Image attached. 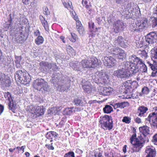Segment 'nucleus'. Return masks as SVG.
I'll return each mask as SVG.
<instances>
[{"mask_svg": "<svg viewBox=\"0 0 157 157\" xmlns=\"http://www.w3.org/2000/svg\"><path fill=\"white\" fill-rule=\"evenodd\" d=\"M131 63L129 61L123 63L122 68L115 71L113 75L121 79H126L134 74L131 69Z\"/></svg>", "mask_w": 157, "mask_h": 157, "instance_id": "obj_1", "label": "nucleus"}, {"mask_svg": "<svg viewBox=\"0 0 157 157\" xmlns=\"http://www.w3.org/2000/svg\"><path fill=\"white\" fill-rule=\"evenodd\" d=\"M129 60L131 63V69L132 72H133L134 74L139 71V67L140 70L143 72H145L147 71V67L136 56L132 55L130 56Z\"/></svg>", "mask_w": 157, "mask_h": 157, "instance_id": "obj_2", "label": "nucleus"}, {"mask_svg": "<svg viewBox=\"0 0 157 157\" xmlns=\"http://www.w3.org/2000/svg\"><path fill=\"white\" fill-rule=\"evenodd\" d=\"M132 132L133 134L129 139L130 143L133 146V152H139L143 147L145 140L142 137H136V129L135 128H133Z\"/></svg>", "mask_w": 157, "mask_h": 157, "instance_id": "obj_3", "label": "nucleus"}, {"mask_svg": "<svg viewBox=\"0 0 157 157\" xmlns=\"http://www.w3.org/2000/svg\"><path fill=\"white\" fill-rule=\"evenodd\" d=\"M148 21L146 17H143L141 19L137 20L135 23H133L130 26L131 31H142L147 27Z\"/></svg>", "mask_w": 157, "mask_h": 157, "instance_id": "obj_4", "label": "nucleus"}, {"mask_svg": "<svg viewBox=\"0 0 157 157\" xmlns=\"http://www.w3.org/2000/svg\"><path fill=\"white\" fill-rule=\"evenodd\" d=\"M111 116L105 115L100 117L99 124L104 130H110L113 127V122Z\"/></svg>", "mask_w": 157, "mask_h": 157, "instance_id": "obj_5", "label": "nucleus"}, {"mask_svg": "<svg viewBox=\"0 0 157 157\" xmlns=\"http://www.w3.org/2000/svg\"><path fill=\"white\" fill-rule=\"evenodd\" d=\"M15 79H17L22 84L26 85L31 81V78L29 73L22 70L17 71L15 75Z\"/></svg>", "mask_w": 157, "mask_h": 157, "instance_id": "obj_6", "label": "nucleus"}, {"mask_svg": "<svg viewBox=\"0 0 157 157\" xmlns=\"http://www.w3.org/2000/svg\"><path fill=\"white\" fill-rule=\"evenodd\" d=\"M33 86L35 89L42 92L48 91L49 90V86L47 82L42 78L34 81Z\"/></svg>", "mask_w": 157, "mask_h": 157, "instance_id": "obj_7", "label": "nucleus"}, {"mask_svg": "<svg viewBox=\"0 0 157 157\" xmlns=\"http://www.w3.org/2000/svg\"><path fill=\"white\" fill-rule=\"evenodd\" d=\"M81 63L83 68H94L98 65V60L95 57H92L88 59H83Z\"/></svg>", "mask_w": 157, "mask_h": 157, "instance_id": "obj_8", "label": "nucleus"}, {"mask_svg": "<svg viewBox=\"0 0 157 157\" xmlns=\"http://www.w3.org/2000/svg\"><path fill=\"white\" fill-rule=\"evenodd\" d=\"M110 52L114 55L117 59L123 60L126 56L124 51L118 47H113L111 48Z\"/></svg>", "mask_w": 157, "mask_h": 157, "instance_id": "obj_9", "label": "nucleus"}, {"mask_svg": "<svg viewBox=\"0 0 157 157\" xmlns=\"http://www.w3.org/2000/svg\"><path fill=\"white\" fill-rule=\"evenodd\" d=\"M102 61L104 65L108 68L115 66L117 62L116 59L111 56L104 57L102 58Z\"/></svg>", "mask_w": 157, "mask_h": 157, "instance_id": "obj_10", "label": "nucleus"}, {"mask_svg": "<svg viewBox=\"0 0 157 157\" xmlns=\"http://www.w3.org/2000/svg\"><path fill=\"white\" fill-rule=\"evenodd\" d=\"M151 58L154 63H155V65L151 63L149 61L147 62V63L151 69L157 70V46L154 48L151 52Z\"/></svg>", "mask_w": 157, "mask_h": 157, "instance_id": "obj_11", "label": "nucleus"}, {"mask_svg": "<svg viewBox=\"0 0 157 157\" xmlns=\"http://www.w3.org/2000/svg\"><path fill=\"white\" fill-rule=\"evenodd\" d=\"M146 157H155L156 151L155 148L152 146H147L145 149Z\"/></svg>", "mask_w": 157, "mask_h": 157, "instance_id": "obj_12", "label": "nucleus"}, {"mask_svg": "<svg viewBox=\"0 0 157 157\" xmlns=\"http://www.w3.org/2000/svg\"><path fill=\"white\" fill-rule=\"evenodd\" d=\"M155 113H150L146 119L151 125L157 128V115L155 116Z\"/></svg>", "mask_w": 157, "mask_h": 157, "instance_id": "obj_13", "label": "nucleus"}, {"mask_svg": "<svg viewBox=\"0 0 157 157\" xmlns=\"http://www.w3.org/2000/svg\"><path fill=\"white\" fill-rule=\"evenodd\" d=\"M113 91V89L108 87H101L98 90L99 94L103 95H110Z\"/></svg>", "mask_w": 157, "mask_h": 157, "instance_id": "obj_14", "label": "nucleus"}, {"mask_svg": "<svg viewBox=\"0 0 157 157\" xmlns=\"http://www.w3.org/2000/svg\"><path fill=\"white\" fill-rule=\"evenodd\" d=\"M40 68L41 71L44 72H47L51 68L52 64L45 61H41L40 63Z\"/></svg>", "mask_w": 157, "mask_h": 157, "instance_id": "obj_15", "label": "nucleus"}, {"mask_svg": "<svg viewBox=\"0 0 157 157\" xmlns=\"http://www.w3.org/2000/svg\"><path fill=\"white\" fill-rule=\"evenodd\" d=\"M148 108L144 106H140L138 108L136 111V114L140 117H143L145 113L148 110Z\"/></svg>", "mask_w": 157, "mask_h": 157, "instance_id": "obj_16", "label": "nucleus"}, {"mask_svg": "<svg viewBox=\"0 0 157 157\" xmlns=\"http://www.w3.org/2000/svg\"><path fill=\"white\" fill-rule=\"evenodd\" d=\"M124 26V23L120 20H117L116 23L113 24L114 30L116 33L119 32L120 29L123 28Z\"/></svg>", "mask_w": 157, "mask_h": 157, "instance_id": "obj_17", "label": "nucleus"}, {"mask_svg": "<svg viewBox=\"0 0 157 157\" xmlns=\"http://www.w3.org/2000/svg\"><path fill=\"white\" fill-rule=\"evenodd\" d=\"M88 26L89 28L90 29V31L93 35L92 36L94 35H95V33L98 31V29H100L101 28V27L97 28L95 27L94 23L92 21L88 23Z\"/></svg>", "mask_w": 157, "mask_h": 157, "instance_id": "obj_18", "label": "nucleus"}, {"mask_svg": "<svg viewBox=\"0 0 157 157\" xmlns=\"http://www.w3.org/2000/svg\"><path fill=\"white\" fill-rule=\"evenodd\" d=\"M139 130L140 133L144 136H146L150 134L149 127L146 125H144L139 127Z\"/></svg>", "mask_w": 157, "mask_h": 157, "instance_id": "obj_19", "label": "nucleus"}, {"mask_svg": "<svg viewBox=\"0 0 157 157\" xmlns=\"http://www.w3.org/2000/svg\"><path fill=\"white\" fill-rule=\"evenodd\" d=\"M40 19L44 29L46 31H48L49 30V25L47 21L43 16L41 15L40 16Z\"/></svg>", "mask_w": 157, "mask_h": 157, "instance_id": "obj_20", "label": "nucleus"}, {"mask_svg": "<svg viewBox=\"0 0 157 157\" xmlns=\"http://www.w3.org/2000/svg\"><path fill=\"white\" fill-rule=\"evenodd\" d=\"M58 135V134L56 132L50 131L47 132L46 136V138L49 139H52L54 138H57Z\"/></svg>", "mask_w": 157, "mask_h": 157, "instance_id": "obj_21", "label": "nucleus"}, {"mask_svg": "<svg viewBox=\"0 0 157 157\" xmlns=\"http://www.w3.org/2000/svg\"><path fill=\"white\" fill-rule=\"evenodd\" d=\"M73 101L75 104L77 106L79 105L80 106H84L86 104V102L85 101L84 102L82 99L78 98L75 99Z\"/></svg>", "mask_w": 157, "mask_h": 157, "instance_id": "obj_22", "label": "nucleus"}, {"mask_svg": "<svg viewBox=\"0 0 157 157\" xmlns=\"http://www.w3.org/2000/svg\"><path fill=\"white\" fill-rule=\"evenodd\" d=\"M82 88L84 90L88 93L91 92L92 89V86L87 84H85L82 85Z\"/></svg>", "mask_w": 157, "mask_h": 157, "instance_id": "obj_23", "label": "nucleus"}, {"mask_svg": "<svg viewBox=\"0 0 157 157\" xmlns=\"http://www.w3.org/2000/svg\"><path fill=\"white\" fill-rule=\"evenodd\" d=\"M118 44L122 47H125L126 45L124 38L121 36H118L117 40Z\"/></svg>", "mask_w": 157, "mask_h": 157, "instance_id": "obj_24", "label": "nucleus"}, {"mask_svg": "<svg viewBox=\"0 0 157 157\" xmlns=\"http://www.w3.org/2000/svg\"><path fill=\"white\" fill-rule=\"evenodd\" d=\"M145 40L146 42L147 43L146 44V46H148L150 44H152L155 42L149 33L146 36Z\"/></svg>", "mask_w": 157, "mask_h": 157, "instance_id": "obj_25", "label": "nucleus"}, {"mask_svg": "<svg viewBox=\"0 0 157 157\" xmlns=\"http://www.w3.org/2000/svg\"><path fill=\"white\" fill-rule=\"evenodd\" d=\"M89 0H82V4L83 6H85L87 10H88L89 11L91 12L92 11V9H90L92 7V5L90 3H89V5H88V1Z\"/></svg>", "mask_w": 157, "mask_h": 157, "instance_id": "obj_26", "label": "nucleus"}, {"mask_svg": "<svg viewBox=\"0 0 157 157\" xmlns=\"http://www.w3.org/2000/svg\"><path fill=\"white\" fill-rule=\"evenodd\" d=\"M113 106L114 109L118 108L121 109L124 108L126 106V102H124L121 103H116L114 104Z\"/></svg>", "mask_w": 157, "mask_h": 157, "instance_id": "obj_27", "label": "nucleus"}, {"mask_svg": "<svg viewBox=\"0 0 157 157\" xmlns=\"http://www.w3.org/2000/svg\"><path fill=\"white\" fill-rule=\"evenodd\" d=\"M63 4L64 6L69 10L70 12H72V14H73V7L72 6L71 2V5L69 3H67L66 2H63Z\"/></svg>", "mask_w": 157, "mask_h": 157, "instance_id": "obj_28", "label": "nucleus"}, {"mask_svg": "<svg viewBox=\"0 0 157 157\" xmlns=\"http://www.w3.org/2000/svg\"><path fill=\"white\" fill-rule=\"evenodd\" d=\"M35 113L39 114V115H41L44 114V109L41 108L39 106H36L34 107Z\"/></svg>", "mask_w": 157, "mask_h": 157, "instance_id": "obj_29", "label": "nucleus"}, {"mask_svg": "<svg viewBox=\"0 0 157 157\" xmlns=\"http://www.w3.org/2000/svg\"><path fill=\"white\" fill-rule=\"evenodd\" d=\"M137 53L142 58L145 59L147 58V54L146 52L144 50H139L137 52Z\"/></svg>", "mask_w": 157, "mask_h": 157, "instance_id": "obj_30", "label": "nucleus"}, {"mask_svg": "<svg viewBox=\"0 0 157 157\" xmlns=\"http://www.w3.org/2000/svg\"><path fill=\"white\" fill-rule=\"evenodd\" d=\"M35 43L37 45H40L42 44L44 41L43 37L41 36H38L35 39Z\"/></svg>", "mask_w": 157, "mask_h": 157, "instance_id": "obj_31", "label": "nucleus"}, {"mask_svg": "<svg viewBox=\"0 0 157 157\" xmlns=\"http://www.w3.org/2000/svg\"><path fill=\"white\" fill-rule=\"evenodd\" d=\"M8 103L9 108L10 110L14 113V111L16 109V105L13 104V100L12 101H9Z\"/></svg>", "mask_w": 157, "mask_h": 157, "instance_id": "obj_32", "label": "nucleus"}, {"mask_svg": "<svg viewBox=\"0 0 157 157\" xmlns=\"http://www.w3.org/2000/svg\"><path fill=\"white\" fill-rule=\"evenodd\" d=\"M103 110L105 113H110L113 110V109L111 106L106 105L103 108Z\"/></svg>", "mask_w": 157, "mask_h": 157, "instance_id": "obj_33", "label": "nucleus"}, {"mask_svg": "<svg viewBox=\"0 0 157 157\" xmlns=\"http://www.w3.org/2000/svg\"><path fill=\"white\" fill-rule=\"evenodd\" d=\"M102 153L99 150L96 149L94 151V156L90 155L89 157H102Z\"/></svg>", "mask_w": 157, "mask_h": 157, "instance_id": "obj_34", "label": "nucleus"}, {"mask_svg": "<svg viewBox=\"0 0 157 157\" xmlns=\"http://www.w3.org/2000/svg\"><path fill=\"white\" fill-rule=\"evenodd\" d=\"M122 121L126 124H129L131 122V117L128 116H124L123 117Z\"/></svg>", "mask_w": 157, "mask_h": 157, "instance_id": "obj_35", "label": "nucleus"}, {"mask_svg": "<svg viewBox=\"0 0 157 157\" xmlns=\"http://www.w3.org/2000/svg\"><path fill=\"white\" fill-rule=\"evenodd\" d=\"M155 42L157 41V32L154 31L149 33Z\"/></svg>", "mask_w": 157, "mask_h": 157, "instance_id": "obj_36", "label": "nucleus"}, {"mask_svg": "<svg viewBox=\"0 0 157 157\" xmlns=\"http://www.w3.org/2000/svg\"><path fill=\"white\" fill-rule=\"evenodd\" d=\"M71 37L70 39V40L73 42H75L78 38L77 35L75 33H71Z\"/></svg>", "mask_w": 157, "mask_h": 157, "instance_id": "obj_37", "label": "nucleus"}, {"mask_svg": "<svg viewBox=\"0 0 157 157\" xmlns=\"http://www.w3.org/2000/svg\"><path fill=\"white\" fill-rule=\"evenodd\" d=\"M66 50L68 53L72 54L74 52V50L73 48L70 45H67L66 47Z\"/></svg>", "mask_w": 157, "mask_h": 157, "instance_id": "obj_38", "label": "nucleus"}, {"mask_svg": "<svg viewBox=\"0 0 157 157\" xmlns=\"http://www.w3.org/2000/svg\"><path fill=\"white\" fill-rule=\"evenodd\" d=\"M4 94L5 98H7L8 101L12 100L13 99L10 92H5L4 93Z\"/></svg>", "mask_w": 157, "mask_h": 157, "instance_id": "obj_39", "label": "nucleus"}, {"mask_svg": "<svg viewBox=\"0 0 157 157\" xmlns=\"http://www.w3.org/2000/svg\"><path fill=\"white\" fill-rule=\"evenodd\" d=\"M141 92L143 94H147L149 92V90L147 87L144 86L142 88Z\"/></svg>", "mask_w": 157, "mask_h": 157, "instance_id": "obj_40", "label": "nucleus"}, {"mask_svg": "<svg viewBox=\"0 0 157 157\" xmlns=\"http://www.w3.org/2000/svg\"><path fill=\"white\" fill-rule=\"evenodd\" d=\"M152 27L153 28L155 27L157 25V17H154L152 20L151 23Z\"/></svg>", "mask_w": 157, "mask_h": 157, "instance_id": "obj_41", "label": "nucleus"}, {"mask_svg": "<svg viewBox=\"0 0 157 157\" xmlns=\"http://www.w3.org/2000/svg\"><path fill=\"white\" fill-rule=\"evenodd\" d=\"M132 3L131 2H128L124 6L125 10L128 11H129L130 10L131 11H132V10H131L132 7Z\"/></svg>", "mask_w": 157, "mask_h": 157, "instance_id": "obj_42", "label": "nucleus"}, {"mask_svg": "<svg viewBox=\"0 0 157 157\" xmlns=\"http://www.w3.org/2000/svg\"><path fill=\"white\" fill-rule=\"evenodd\" d=\"M77 31L80 35H83L85 33L84 29L83 26L81 27H78L77 28Z\"/></svg>", "mask_w": 157, "mask_h": 157, "instance_id": "obj_43", "label": "nucleus"}, {"mask_svg": "<svg viewBox=\"0 0 157 157\" xmlns=\"http://www.w3.org/2000/svg\"><path fill=\"white\" fill-rule=\"evenodd\" d=\"M152 142L155 145L157 146V133L153 135L152 139Z\"/></svg>", "mask_w": 157, "mask_h": 157, "instance_id": "obj_44", "label": "nucleus"}, {"mask_svg": "<svg viewBox=\"0 0 157 157\" xmlns=\"http://www.w3.org/2000/svg\"><path fill=\"white\" fill-rule=\"evenodd\" d=\"M74 108L73 107L71 108H68L65 109V111L66 112V114L67 115H71L73 113L72 109Z\"/></svg>", "mask_w": 157, "mask_h": 157, "instance_id": "obj_45", "label": "nucleus"}, {"mask_svg": "<svg viewBox=\"0 0 157 157\" xmlns=\"http://www.w3.org/2000/svg\"><path fill=\"white\" fill-rule=\"evenodd\" d=\"M64 157H75V154L73 152H69L64 155Z\"/></svg>", "mask_w": 157, "mask_h": 157, "instance_id": "obj_46", "label": "nucleus"}, {"mask_svg": "<svg viewBox=\"0 0 157 157\" xmlns=\"http://www.w3.org/2000/svg\"><path fill=\"white\" fill-rule=\"evenodd\" d=\"M45 147L48 150H53L54 149V147L53 146V143H52L51 144H46L45 145Z\"/></svg>", "mask_w": 157, "mask_h": 157, "instance_id": "obj_47", "label": "nucleus"}, {"mask_svg": "<svg viewBox=\"0 0 157 157\" xmlns=\"http://www.w3.org/2000/svg\"><path fill=\"white\" fill-rule=\"evenodd\" d=\"M11 83L10 80L9 79L5 80L4 81V84L6 86H9L10 85Z\"/></svg>", "mask_w": 157, "mask_h": 157, "instance_id": "obj_48", "label": "nucleus"}, {"mask_svg": "<svg viewBox=\"0 0 157 157\" xmlns=\"http://www.w3.org/2000/svg\"><path fill=\"white\" fill-rule=\"evenodd\" d=\"M44 13V14L47 15H48L50 13V12L48 10V9L47 7L45 6L43 8Z\"/></svg>", "mask_w": 157, "mask_h": 157, "instance_id": "obj_49", "label": "nucleus"}, {"mask_svg": "<svg viewBox=\"0 0 157 157\" xmlns=\"http://www.w3.org/2000/svg\"><path fill=\"white\" fill-rule=\"evenodd\" d=\"M97 76L100 79H102L103 78V73L101 71H98L96 73Z\"/></svg>", "mask_w": 157, "mask_h": 157, "instance_id": "obj_50", "label": "nucleus"}, {"mask_svg": "<svg viewBox=\"0 0 157 157\" xmlns=\"http://www.w3.org/2000/svg\"><path fill=\"white\" fill-rule=\"evenodd\" d=\"M104 154L105 157H113V155H114L113 153L111 152L109 153L105 152Z\"/></svg>", "mask_w": 157, "mask_h": 157, "instance_id": "obj_51", "label": "nucleus"}, {"mask_svg": "<svg viewBox=\"0 0 157 157\" xmlns=\"http://www.w3.org/2000/svg\"><path fill=\"white\" fill-rule=\"evenodd\" d=\"M76 28L83 26L81 22L79 21H77L76 22Z\"/></svg>", "mask_w": 157, "mask_h": 157, "instance_id": "obj_52", "label": "nucleus"}, {"mask_svg": "<svg viewBox=\"0 0 157 157\" xmlns=\"http://www.w3.org/2000/svg\"><path fill=\"white\" fill-rule=\"evenodd\" d=\"M139 94L137 92L135 93H133L132 95V97L133 98H138Z\"/></svg>", "mask_w": 157, "mask_h": 157, "instance_id": "obj_53", "label": "nucleus"}, {"mask_svg": "<svg viewBox=\"0 0 157 157\" xmlns=\"http://www.w3.org/2000/svg\"><path fill=\"white\" fill-rule=\"evenodd\" d=\"M151 69L153 71L151 73V76L152 77H155L156 75V74L157 73V70H154L153 69Z\"/></svg>", "mask_w": 157, "mask_h": 157, "instance_id": "obj_54", "label": "nucleus"}, {"mask_svg": "<svg viewBox=\"0 0 157 157\" xmlns=\"http://www.w3.org/2000/svg\"><path fill=\"white\" fill-rule=\"evenodd\" d=\"M40 32L39 30H35L34 33V36H40Z\"/></svg>", "mask_w": 157, "mask_h": 157, "instance_id": "obj_55", "label": "nucleus"}, {"mask_svg": "<svg viewBox=\"0 0 157 157\" xmlns=\"http://www.w3.org/2000/svg\"><path fill=\"white\" fill-rule=\"evenodd\" d=\"M135 122L138 124H140L141 123V119L139 117H137L135 119Z\"/></svg>", "mask_w": 157, "mask_h": 157, "instance_id": "obj_56", "label": "nucleus"}, {"mask_svg": "<svg viewBox=\"0 0 157 157\" xmlns=\"http://www.w3.org/2000/svg\"><path fill=\"white\" fill-rule=\"evenodd\" d=\"M127 0H116V2L117 4H121L123 2H126Z\"/></svg>", "mask_w": 157, "mask_h": 157, "instance_id": "obj_57", "label": "nucleus"}, {"mask_svg": "<svg viewBox=\"0 0 157 157\" xmlns=\"http://www.w3.org/2000/svg\"><path fill=\"white\" fill-rule=\"evenodd\" d=\"M4 109V106L0 104V115H1Z\"/></svg>", "mask_w": 157, "mask_h": 157, "instance_id": "obj_58", "label": "nucleus"}, {"mask_svg": "<svg viewBox=\"0 0 157 157\" xmlns=\"http://www.w3.org/2000/svg\"><path fill=\"white\" fill-rule=\"evenodd\" d=\"M24 146H22L21 147H17L16 148L17 149H18V150H22V151L23 152L24 151Z\"/></svg>", "mask_w": 157, "mask_h": 157, "instance_id": "obj_59", "label": "nucleus"}, {"mask_svg": "<svg viewBox=\"0 0 157 157\" xmlns=\"http://www.w3.org/2000/svg\"><path fill=\"white\" fill-rule=\"evenodd\" d=\"M30 0H23L22 2L24 4L28 5L29 4Z\"/></svg>", "mask_w": 157, "mask_h": 157, "instance_id": "obj_60", "label": "nucleus"}, {"mask_svg": "<svg viewBox=\"0 0 157 157\" xmlns=\"http://www.w3.org/2000/svg\"><path fill=\"white\" fill-rule=\"evenodd\" d=\"M82 110L80 108L76 107L75 108L74 111L75 112H79Z\"/></svg>", "mask_w": 157, "mask_h": 157, "instance_id": "obj_61", "label": "nucleus"}, {"mask_svg": "<svg viewBox=\"0 0 157 157\" xmlns=\"http://www.w3.org/2000/svg\"><path fill=\"white\" fill-rule=\"evenodd\" d=\"M60 39L62 40L63 41V43H65L66 42L65 40V37L64 36H60Z\"/></svg>", "mask_w": 157, "mask_h": 157, "instance_id": "obj_62", "label": "nucleus"}, {"mask_svg": "<svg viewBox=\"0 0 157 157\" xmlns=\"http://www.w3.org/2000/svg\"><path fill=\"white\" fill-rule=\"evenodd\" d=\"M96 102L97 101L96 100H90L89 101L88 103L90 104H92L93 103H96Z\"/></svg>", "mask_w": 157, "mask_h": 157, "instance_id": "obj_63", "label": "nucleus"}, {"mask_svg": "<svg viewBox=\"0 0 157 157\" xmlns=\"http://www.w3.org/2000/svg\"><path fill=\"white\" fill-rule=\"evenodd\" d=\"M153 109L155 111V112H153L152 113H155V116L157 115V106L154 107L153 108Z\"/></svg>", "mask_w": 157, "mask_h": 157, "instance_id": "obj_64", "label": "nucleus"}]
</instances>
